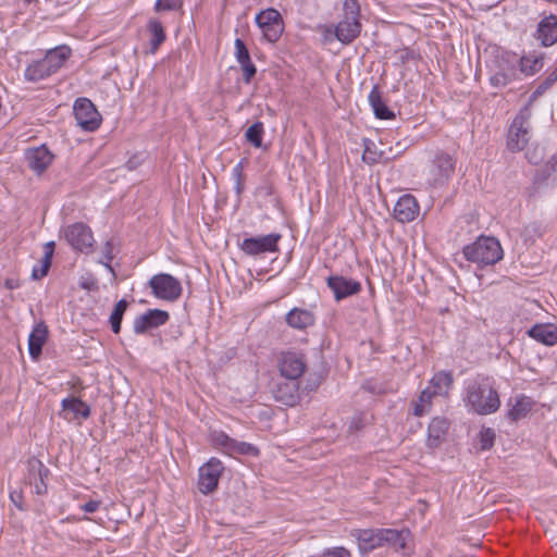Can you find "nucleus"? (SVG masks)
<instances>
[{
	"instance_id": "obj_1",
	"label": "nucleus",
	"mask_w": 557,
	"mask_h": 557,
	"mask_svg": "<svg viewBox=\"0 0 557 557\" xmlns=\"http://www.w3.org/2000/svg\"><path fill=\"white\" fill-rule=\"evenodd\" d=\"M72 49L60 45L48 49L41 59L32 61L24 71V78L29 83H38L58 73L71 58Z\"/></svg>"
},
{
	"instance_id": "obj_2",
	"label": "nucleus",
	"mask_w": 557,
	"mask_h": 557,
	"mask_svg": "<svg viewBox=\"0 0 557 557\" xmlns=\"http://www.w3.org/2000/svg\"><path fill=\"white\" fill-rule=\"evenodd\" d=\"M467 405L475 413L486 416L498 410L500 400L488 379H482L468 386Z\"/></svg>"
},
{
	"instance_id": "obj_3",
	"label": "nucleus",
	"mask_w": 557,
	"mask_h": 557,
	"mask_svg": "<svg viewBox=\"0 0 557 557\" xmlns=\"http://www.w3.org/2000/svg\"><path fill=\"white\" fill-rule=\"evenodd\" d=\"M463 256L468 261L484 267L497 263L503 259L504 252L495 237L480 236L474 243L463 248Z\"/></svg>"
},
{
	"instance_id": "obj_4",
	"label": "nucleus",
	"mask_w": 557,
	"mask_h": 557,
	"mask_svg": "<svg viewBox=\"0 0 557 557\" xmlns=\"http://www.w3.org/2000/svg\"><path fill=\"white\" fill-rule=\"evenodd\" d=\"M531 111L525 107L513 119L507 135V147L516 152L524 149L530 140Z\"/></svg>"
},
{
	"instance_id": "obj_5",
	"label": "nucleus",
	"mask_w": 557,
	"mask_h": 557,
	"mask_svg": "<svg viewBox=\"0 0 557 557\" xmlns=\"http://www.w3.org/2000/svg\"><path fill=\"white\" fill-rule=\"evenodd\" d=\"M520 78L517 55L509 52L502 53L496 61V69L490 77L491 85L503 88Z\"/></svg>"
},
{
	"instance_id": "obj_6",
	"label": "nucleus",
	"mask_w": 557,
	"mask_h": 557,
	"mask_svg": "<svg viewBox=\"0 0 557 557\" xmlns=\"http://www.w3.org/2000/svg\"><path fill=\"white\" fill-rule=\"evenodd\" d=\"M148 284L153 296L162 300L174 301L182 295L181 282L168 273L153 275Z\"/></svg>"
},
{
	"instance_id": "obj_7",
	"label": "nucleus",
	"mask_w": 557,
	"mask_h": 557,
	"mask_svg": "<svg viewBox=\"0 0 557 557\" xmlns=\"http://www.w3.org/2000/svg\"><path fill=\"white\" fill-rule=\"evenodd\" d=\"M256 23L269 42H276L284 32V22L281 13L273 8L260 11Z\"/></svg>"
},
{
	"instance_id": "obj_8",
	"label": "nucleus",
	"mask_w": 557,
	"mask_h": 557,
	"mask_svg": "<svg viewBox=\"0 0 557 557\" xmlns=\"http://www.w3.org/2000/svg\"><path fill=\"white\" fill-rule=\"evenodd\" d=\"M277 366L282 376L297 381L306 371L307 362L304 354L285 350L278 354Z\"/></svg>"
},
{
	"instance_id": "obj_9",
	"label": "nucleus",
	"mask_w": 557,
	"mask_h": 557,
	"mask_svg": "<svg viewBox=\"0 0 557 557\" xmlns=\"http://www.w3.org/2000/svg\"><path fill=\"white\" fill-rule=\"evenodd\" d=\"M456 159L447 152H438L432 161L429 183L433 186L444 185L454 174Z\"/></svg>"
},
{
	"instance_id": "obj_10",
	"label": "nucleus",
	"mask_w": 557,
	"mask_h": 557,
	"mask_svg": "<svg viewBox=\"0 0 557 557\" xmlns=\"http://www.w3.org/2000/svg\"><path fill=\"white\" fill-rule=\"evenodd\" d=\"M224 470L220 459L212 457L199 468L198 490L207 495L212 493L219 484V480Z\"/></svg>"
},
{
	"instance_id": "obj_11",
	"label": "nucleus",
	"mask_w": 557,
	"mask_h": 557,
	"mask_svg": "<svg viewBox=\"0 0 557 557\" xmlns=\"http://www.w3.org/2000/svg\"><path fill=\"white\" fill-rule=\"evenodd\" d=\"M74 116L77 124L88 132L96 131L101 123V115L94 103L87 98H78L75 101Z\"/></svg>"
},
{
	"instance_id": "obj_12",
	"label": "nucleus",
	"mask_w": 557,
	"mask_h": 557,
	"mask_svg": "<svg viewBox=\"0 0 557 557\" xmlns=\"http://www.w3.org/2000/svg\"><path fill=\"white\" fill-rule=\"evenodd\" d=\"M282 235L272 233L258 237L245 238L240 244V249L248 256H259L265 252L278 251V242Z\"/></svg>"
},
{
	"instance_id": "obj_13",
	"label": "nucleus",
	"mask_w": 557,
	"mask_h": 557,
	"mask_svg": "<svg viewBox=\"0 0 557 557\" xmlns=\"http://www.w3.org/2000/svg\"><path fill=\"white\" fill-rule=\"evenodd\" d=\"M64 234L69 244L76 250L86 252L92 247V233L84 223H74L67 226Z\"/></svg>"
},
{
	"instance_id": "obj_14",
	"label": "nucleus",
	"mask_w": 557,
	"mask_h": 557,
	"mask_svg": "<svg viewBox=\"0 0 557 557\" xmlns=\"http://www.w3.org/2000/svg\"><path fill=\"white\" fill-rule=\"evenodd\" d=\"M170 319L166 311L160 309H149L144 314L135 318L133 326L136 334H144L150 329L159 327L165 324Z\"/></svg>"
},
{
	"instance_id": "obj_15",
	"label": "nucleus",
	"mask_w": 557,
	"mask_h": 557,
	"mask_svg": "<svg viewBox=\"0 0 557 557\" xmlns=\"http://www.w3.org/2000/svg\"><path fill=\"white\" fill-rule=\"evenodd\" d=\"M327 286L334 293V297L337 301L356 295L361 290V284L358 281L341 275L327 277Z\"/></svg>"
},
{
	"instance_id": "obj_16",
	"label": "nucleus",
	"mask_w": 557,
	"mask_h": 557,
	"mask_svg": "<svg viewBox=\"0 0 557 557\" xmlns=\"http://www.w3.org/2000/svg\"><path fill=\"white\" fill-rule=\"evenodd\" d=\"M53 160V154L49 149L42 145L35 148H29L25 152V161L29 169L37 174H41L50 165Z\"/></svg>"
},
{
	"instance_id": "obj_17",
	"label": "nucleus",
	"mask_w": 557,
	"mask_h": 557,
	"mask_svg": "<svg viewBox=\"0 0 557 557\" xmlns=\"http://www.w3.org/2000/svg\"><path fill=\"white\" fill-rule=\"evenodd\" d=\"M274 398L285 406L294 407L300 400L299 383L295 380H287L276 384L273 389Z\"/></svg>"
},
{
	"instance_id": "obj_18",
	"label": "nucleus",
	"mask_w": 557,
	"mask_h": 557,
	"mask_svg": "<svg viewBox=\"0 0 557 557\" xmlns=\"http://www.w3.org/2000/svg\"><path fill=\"white\" fill-rule=\"evenodd\" d=\"M419 213V205L412 195L401 196L394 207V216L401 223L411 222Z\"/></svg>"
},
{
	"instance_id": "obj_19",
	"label": "nucleus",
	"mask_w": 557,
	"mask_h": 557,
	"mask_svg": "<svg viewBox=\"0 0 557 557\" xmlns=\"http://www.w3.org/2000/svg\"><path fill=\"white\" fill-rule=\"evenodd\" d=\"M361 32L359 18L344 17L335 27V37L344 45L351 44Z\"/></svg>"
},
{
	"instance_id": "obj_20",
	"label": "nucleus",
	"mask_w": 557,
	"mask_h": 557,
	"mask_svg": "<svg viewBox=\"0 0 557 557\" xmlns=\"http://www.w3.org/2000/svg\"><path fill=\"white\" fill-rule=\"evenodd\" d=\"M537 39L545 47L557 42V17L549 15L543 18L537 27Z\"/></svg>"
},
{
	"instance_id": "obj_21",
	"label": "nucleus",
	"mask_w": 557,
	"mask_h": 557,
	"mask_svg": "<svg viewBox=\"0 0 557 557\" xmlns=\"http://www.w3.org/2000/svg\"><path fill=\"white\" fill-rule=\"evenodd\" d=\"M285 321L288 326L305 330L314 324V314L307 309L294 308L286 313Z\"/></svg>"
},
{
	"instance_id": "obj_22",
	"label": "nucleus",
	"mask_w": 557,
	"mask_h": 557,
	"mask_svg": "<svg viewBox=\"0 0 557 557\" xmlns=\"http://www.w3.org/2000/svg\"><path fill=\"white\" fill-rule=\"evenodd\" d=\"M449 429L448 420L444 418H434L428 428V446L436 448L444 441Z\"/></svg>"
},
{
	"instance_id": "obj_23",
	"label": "nucleus",
	"mask_w": 557,
	"mask_h": 557,
	"mask_svg": "<svg viewBox=\"0 0 557 557\" xmlns=\"http://www.w3.org/2000/svg\"><path fill=\"white\" fill-rule=\"evenodd\" d=\"M528 335L539 343L553 346L557 343V325L550 323L535 324L528 331Z\"/></svg>"
},
{
	"instance_id": "obj_24",
	"label": "nucleus",
	"mask_w": 557,
	"mask_h": 557,
	"mask_svg": "<svg viewBox=\"0 0 557 557\" xmlns=\"http://www.w3.org/2000/svg\"><path fill=\"white\" fill-rule=\"evenodd\" d=\"M48 337V327L44 322L35 325L28 337V351L33 359H37Z\"/></svg>"
},
{
	"instance_id": "obj_25",
	"label": "nucleus",
	"mask_w": 557,
	"mask_h": 557,
	"mask_svg": "<svg viewBox=\"0 0 557 557\" xmlns=\"http://www.w3.org/2000/svg\"><path fill=\"white\" fill-rule=\"evenodd\" d=\"M369 102L373 109L374 115L381 120H392L395 117L394 112L386 106L383 100L380 88L375 85L369 94Z\"/></svg>"
},
{
	"instance_id": "obj_26",
	"label": "nucleus",
	"mask_w": 557,
	"mask_h": 557,
	"mask_svg": "<svg viewBox=\"0 0 557 557\" xmlns=\"http://www.w3.org/2000/svg\"><path fill=\"white\" fill-rule=\"evenodd\" d=\"M380 534L383 536V545L387 544L395 550L405 549L410 537V532L407 529L400 531L394 529H381Z\"/></svg>"
},
{
	"instance_id": "obj_27",
	"label": "nucleus",
	"mask_w": 557,
	"mask_h": 557,
	"mask_svg": "<svg viewBox=\"0 0 557 557\" xmlns=\"http://www.w3.org/2000/svg\"><path fill=\"white\" fill-rule=\"evenodd\" d=\"M381 529L380 530H357L355 532V536L358 540L359 547L363 552H370L373 550L376 547L383 546L381 536Z\"/></svg>"
},
{
	"instance_id": "obj_28",
	"label": "nucleus",
	"mask_w": 557,
	"mask_h": 557,
	"mask_svg": "<svg viewBox=\"0 0 557 557\" xmlns=\"http://www.w3.org/2000/svg\"><path fill=\"white\" fill-rule=\"evenodd\" d=\"M62 408L66 412H71L70 419L84 418L87 419L90 416L89 406L79 398L69 397L62 400Z\"/></svg>"
},
{
	"instance_id": "obj_29",
	"label": "nucleus",
	"mask_w": 557,
	"mask_h": 557,
	"mask_svg": "<svg viewBox=\"0 0 557 557\" xmlns=\"http://www.w3.org/2000/svg\"><path fill=\"white\" fill-rule=\"evenodd\" d=\"M54 252V242H48L44 246V257L39 265H35L32 271L34 280H40L48 274L51 265V259Z\"/></svg>"
},
{
	"instance_id": "obj_30",
	"label": "nucleus",
	"mask_w": 557,
	"mask_h": 557,
	"mask_svg": "<svg viewBox=\"0 0 557 557\" xmlns=\"http://www.w3.org/2000/svg\"><path fill=\"white\" fill-rule=\"evenodd\" d=\"M533 401L530 397L518 396L515 398V403L511 405L507 412V416L512 421H518L524 418L528 412L532 409Z\"/></svg>"
},
{
	"instance_id": "obj_31",
	"label": "nucleus",
	"mask_w": 557,
	"mask_h": 557,
	"mask_svg": "<svg viewBox=\"0 0 557 557\" xmlns=\"http://www.w3.org/2000/svg\"><path fill=\"white\" fill-rule=\"evenodd\" d=\"M148 32L150 33V52L156 53L160 45L165 40V32L160 21L150 20L147 25Z\"/></svg>"
},
{
	"instance_id": "obj_32",
	"label": "nucleus",
	"mask_w": 557,
	"mask_h": 557,
	"mask_svg": "<svg viewBox=\"0 0 557 557\" xmlns=\"http://www.w3.org/2000/svg\"><path fill=\"white\" fill-rule=\"evenodd\" d=\"M453 383V376L448 372H437L430 381L431 392L434 395H447Z\"/></svg>"
},
{
	"instance_id": "obj_33",
	"label": "nucleus",
	"mask_w": 557,
	"mask_h": 557,
	"mask_svg": "<svg viewBox=\"0 0 557 557\" xmlns=\"http://www.w3.org/2000/svg\"><path fill=\"white\" fill-rule=\"evenodd\" d=\"M543 66L542 58L536 55H524L518 59V69L520 76H530L537 73Z\"/></svg>"
},
{
	"instance_id": "obj_34",
	"label": "nucleus",
	"mask_w": 557,
	"mask_h": 557,
	"mask_svg": "<svg viewBox=\"0 0 557 557\" xmlns=\"http://www.w3.org/2000/svg\"><path fill=\"white\" fill-rule=\"evenodd\" d=\"M30 472L37 474L38 478H35V493L37 495H44L47 493V484L45 483V478H47L48 469L40 462L35 461L30 463Z\"/></svg>"
},
{
	"instance_id": "obj_35",
	"label": "nucleus",
	"mask_w": 557,
	"mask_h": 557,
	"mask_svg": "<svg viewBox=\"0 0 557 557\" xmlns=\"http://www.w3.org/2000/svg\"><path fill=\"white\" fill-rule=\"evenodd\" d=\"M363 147L362 160L368 164L379 163L384 157V152L377 151L375 143L371 139L364 138Z\"/></svg>"
},
{
	"instance_id": "obj_36",
	"label": "nucleus",
	"mask_w": 557,
	"mask_h": 557,
	"mask_svg": "<svg viewBox=\"0 0 557 557\" xmlns=\"http://www.w3.org/2000/svg\"><path fill=\"white\" fill-rule=\"evenodd\" d=\"M264 134L263 123L258 121L246 129L245 138L256 148L262 147V137Z\"/></svg>"
},
{
	"instance_id": "obj_37",
	"label": "nucleus",
	"mask_w": 557,
	"mask_h": 557,
	"mask_svg": "<svg viewBox=\"0 0 557 557\" xmlns=\"http://www.w3.org/2000/svg\"><path fill=\"white\" fill-rule=\"evenodd\" d=\"M433 396L435 395L431 392V387L423 389L419 396V399L413 404V414L421 417L428 412L431 407Z\"/></svg>"
},
{
	"instance_id": "obj_38",
	"label": "nucleus",
	"mask_w": 557,
	"mask_h": 557,
	"mask_svg": "<svg viewBox=\"0 0 557 557\" xmlns=\"http://www.w3.org/2000/svg\"><path fill=\"white\" fill-rule=\"evenodd\" d=\"M259 448L255 445L246 442H239L236 440H232V444L230 446V449L227 451V455L235 456V455H247V456H258L259 455Z\"/></svg>"
},
{
	"instance_id": "obj_39",
	"label": "nucleus",
	"mask_w": 557,
	"mask_h": 557,
	"mask_svg": "<svg viewBox=\"0 0 557 557\" xmlns=\"http://www.w3.org/2000/svg\"><path fill=\"white\" fill-rule=\"evenodd\" d=\"M127 306L128 304L125 299L119 300L110 315V324L114 334H119L121 331L122 319L127 309Z\"/></svg>"
},
{
	"instance_id": "obj_40",
	"label": "nucleus",
	"mask_w": 557,
	"mask_h": 557,
	"mask_svg": "<svg viewBox=\"0 0 557 557\" xmlns=\"http://www.w3.org/2000/svg\"><path fill=\"white\" fill-rule=\"evenodd\" d=\"M557 82V67L542 82L537 85V87L532 92L530 100L533 101L544 95V92L549 89L554 83Z\"/></svg>"
},
{
	"instance_id": "obj_41",
	"label": "nucleus",
	"mask_w": 557,
	"mask_h": 557,
	"mask_svg": "<svg viewBox=\"0 0 557 557\" xmlns=\"http://www.w3.org/2000/svg\"><path fill=\"white\" fill-rule=\"evenodd\" d=\"M232 178L235 182V191L239 196L245 189L244 161L238 162L233 168Z\"/></svg>"
},
{
	"instance_id": "obj_42",
	"label": "nucleus",
	"mask_w": 557,
	"mask_h": 557,
	"mask_svg": "<svg viewBox=\"0 0 557 557\" xmlns=\"http://www.w3.org/2000/svg\"><path fill=\"white\" fill-rule=\"evenodd\" d=\"M542 180L557 181V152L549 159L542 171Z\"/></svg>"
},
{
	"instance_id": "obj_43",
	"label": "nucleus",
	"mask_w": 557,
	"mask_h": 557,
	"mask_svg": "<svg viewBox=\"0 0 557 557\" xmlns=\"http://www.w3.org/2000/svg\"><path fill=\"white\" fill-rule=\"evenodd\" d=\"M232 437H230L224 432H214L212 434V443L214 446L223 449L225 454H227L230 446L232 444Z\"/></svg>"
},
{
	"instance_id": "obj_44",
	"label": "nucleus",
	"mask_w": 557,
	"mask_h": 557,
	"mask_svg": "<svg viewBox=\"0 0 557 557\" xmlns=\"http://www.w3.org/2000/svg\"><path fill=\"white\" fill-rule=\"evenodd\" d=\"M495 432L491 428H484L480 432L481 449H490L494 445Z\"/></svg>"
},
{
	"instance_id": "obj_45",
	"label": "nucleus",
	"mask_w": 557,
	"mask_h": 557,
	"mask_svg": "<svg viewBox=\"0 0 557 557\" xmlns=\"http://www.w3.org/2000/svg\"><path fill=\"white\" fill-rule=\"evenodd\" d=\"M235 55L239 64L247 63V61L250 60L249 51L245 42L239 38L235 39Z\"/></svg>"
},
{
	"instance_id": "obj_46",
	"label": "nucleus",
	"mask_w": 557,
	"mask_h": 557,
	"mask_svg": "<svg viewBox=\"0 0 557 557\" xmlns=\"http://www.w3.org/2000/svg\"><path fill=\"white\" fill-rule=\"evenodd\" d=\"M344 13L345 17L359 18L360 5L357 0H345L344 1Z\"/></svg>"
},
{
	"instance_id": "obj_47",
	"label": "nucleus",
	"mask_w": 557,
	"mask_h": 557,
	"mask_svg": "<svg viewBox=\"0 0 557 557\" xmlns=\"http://www.w3.org/2000/svg\"><path fill=\"white\" fill-rule=\"evenodd\" d=\"M182 5L180 0H157L154 10L160 11H174L180 9Z\"/></svg>"
},
{
	"instance_id": "obj_48",
	"label": "nucleus",
	"mask_w": 557,
	"mask_h": 557,
	"mask_svg": "<svg viewBox=\"0 0 557 557\" xmlns=\"http://www.w3.org/2000/svg\"><path fill=\"white\" fill-rule=\"evenodd\" d=\"M240 67L244 73L245 83H250L251 78L255 76L257 69L255 64L251 62V59L247 61V63H240Z\"/></svg>"
},
{
	"instance_id": "obj_49",
	"label": "nucleus",
	"mask_w": 557,
	"mask_h": 557,
	"mask_svg": "<svg viewBox=\"0 0 557 557\" xmlns=\"http://www.w3.org/2000/svg\"><path fill=\"white\" fill-rule=\"evenodd\" d=\"M79 286L86 290H97L98 282L92 275L82 276Z\"/></svg>"
},
{
	"instance_id": "obj_50",
	"label": "nucleus",
	"mask_w": 557,
	"mask_h": 557,
	"mask_svg": "<svg viewBox=\"0 0 557 557\" xmlns=\"http://www.w3.org/2000/svg\"><path fill=\"white\" fill-rule=\"evenodd\" d=\"M101 505V502L100 500H89L87 503H85L84 505H82V509L85 511V512H95L98 510V508L100 507Z\"/></svg>"
},
{
	"instance_id": "obj_51",
	"label": "nucleus",
	"mask_w": 557,
	"mask_h": 557,
	"mask_svg": "<svg viewBox=\"0 0 557 557\" xmlns=\"http://www.w3.org/2000/svg\"><path fill=\"white\" fill-rule=\"evenodd\" d=\"M362 426H363V424L361 423V418H354L350 423L349 429L350 430H352V429L360 430Z\"/></svg>"
},
{
	"instance_id": "obj_52",
	"label": "nucleus",
	"mask_w": 557,
	"mask_h": 557,
	"mask_svg": "<svg viewBox=\"0 0 557 557\" xmlns=\"http://www.w3.org/2000/svg\"><path fill=\"white\" fill-rule=\"evenodd\" d=\"M10 496H11V499L17 505V507L21 508V505L17 504V502L15 500V493H11Z\"/></svg>"
},
{
	"instance_id": "obj_53",
	"label": "nucleus",
	"mask_w": 557,
	"mask_h": 557,
	"mask_svg": "<svg viewBox=\"0 0 557 557\" xmlns=\"http://www.w3.org/2000/svg\"><path fill=\"white\" fill-rule=\"evenodd\" d=\"M529 160H530V162H533V163H536V162H537V160H535V159H533V158H531V157H529Z\"/></svg>"
},
{
	"instance_id": "obj_54",
	"label": "nucleus",
	"mask_w": 557,
	"mask_h": 557,
	"mask_svg": "<svg viewBox=\"0 0 557 557\" xmlns=\"http://www.w3.org/2000/svg\"><path fill=\"white\" fill-rule=\"evenodd\" d=\"M24 1L27 2V3H30L33 0H24Z\"/></svg>"
}]
</instances>
